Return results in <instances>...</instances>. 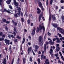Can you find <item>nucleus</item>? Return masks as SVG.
I'll return each mask as SVG.
<instances>
[{
  "mask_svg": "<svg viewBox=\"0 0 64 64\" xmlns=\"http://www.w3.org/2000/svg\"><path fill=\"white\" fill-rule=\"evenodd\" d=\"M54 55L55 56H56V57H58V54L57 53L56 54H54Z\"/></svg>",
  "mask_w": 64,
  "mask_h": 64,
  "instance_id": "nucleus-49",
  "label": "nucleus"
},
{
  "mask_svg": "<svg viewBox=\"0 0 64 64\" xmlns=\"http://www.w3.org/2000/svg\"><path fill=\"white\" fill-rule=\"evenodd\" d=\"M2 63L4 64H6V58H4V60L3 61Z\"/></svg>",
  "mask_w": 64,
  "mask_h": 64,
  "instance_id": "nucleus-10",
  "label": "nucleus"
},
{
  "mask_svg": "<svg viewBox=\"0 0 64 64\" xmlns=\"http://www.w3.org/2000/svg\"><path fill=\"white\" fill-rule=\"evenodd\" d=\"M28 24H30V20H28Z\"/></svg>",
  "mask_w": 64,
  "mask_h": 64,
  "instance_id": "nucleus-60",
  "label": "nucleus"
},
{
  "mask_svg": "<svg viewBox=\"0 0 64 64\" xmlns=\"http://www.w3.org/2000/svg\"><path fill=\"white\" fill-rule=\"evenodd\" d=\"M14 62V58H13V59H12L11 64H13Z\"/></svg>",
  "mask_w": 64,
  "mask_h": 64,
  "instance_id": "nucleus-47",
  "label": "nucleus"
},
{
  "mask_svg": "<svg viewBox=\"0 0 64 64\" xmlns=\"http://www.w3.org/2000/svg\"><path fill=\"white\" fill-rule=\"evenodd\" d=\"M40 12H41V10H40V9H39V10L37 12V13L38 14H39L40 13Z\"/></svg>",
  "mask_w": 64,
  "mask_h": 64,
  "instance_id": "nucleus-28",
  "label": "nucleus"
},
{
  "mask_svg": "<svg viewBox=\"0 0 64 64\" xmlns=\"http://www.w3.org/2000/svg\"><path fill=\"white\" fill-rule=\"evenodd\" d=\"M48 35H49V36H50L51 35V33H50L49 32H48Z\"/></svg>",
  "mask_w": 64,
  "mask_h": 64,
  "instance_id": "nucleus-53",
  "label": "nucleus"
},
{
  "mask_svg": "<svg viewBox=\"0 0 64 64\" xmlns=\"http://www.w3.org/2000/svg\"><path fill=\"white\" fill-rule=\"evenodd\" d=\"M30 61H31V62H32V58H31V57H30Z\"/></svg>",
  "mask_w": 64,
  "mask_h": 64,
  "instance_id": "nucleus-48",
  "label": "nucleus"
},
{
  "mask_svg": "<svg viewBox=\"0 0 64 64\" xmlns=\"http://www.w3.org/2000/svg\"><path fill=\"white\" fill-rule=\"evenodd\" d=\"M38 4H39V7H40V6H42V4H41V2L39 1L38 2Z\"/></svg>",
  "mask_w": 64,
  "mask_h": 64,
  "instance_id": "nucleus-19",
  "label": "nucleus"
},
{
  "mask_svg": "<svg viewBox=\"0 0 64 64\" xmlns=\"http://www.w3.org/2000/svg\"><path fill=\"white\" fill-rule=\"evenodd\" d=\"M28 38L30 39V40H31V37L30 36H28Z\"/></svg>",
  "mask_w": 64,
  "mask_h": 64,
  "instance_id": "nucleus-62",
  "label": "nucleus"
},
{
  "mask_svg": "<svg viewBox=\"0 0 64 64\" xmlns=\"http://www.w3.org/2000/svg\"><path fill=\"white\" fill-rule=\"evenodd\" d=\"M52 3H53V0H50V5H52Z\"/></svg>",
  "mask_w": 64,
  "mask_h": 64,
  "instance_id": "nucleus-33",
  "label": "nucleus"
},
{
  "mask_svg": "<svg viewBox=\"0 0 64 64\" xmlns=\"http://www.w3.org/2000/svg\"><path fill=\"white\" fill-rule=\"evenodd\" d=\"M57 40V38H54V39H53L52 40L53 41H56Z\"/></svg>",
  "mask_w": 64,
  "mask_h": 64,
  "instance_id": "nucleus-42",
  "label": "nucleus"
},
{
  "mask_svg": "<svg viewBox=\"0 0 64 64\" xmlns=\"http://www.w3.org/2000/svg\"><path fill=\"white\" fill-rule=\"evenodd\" d=\"M10 36L12 38H15V36H13V35H10Z\"/></svg>",
  "mask_w": 64,
  "mask_h": 64,
  "instance_id": "nucleus-59",
  "label": "nucleus"
},
{
  "mask_svg": "<svg viewBox=\"0 0 64 64\" xmlns=\"http://www.w3.org/2000/svg\"><path fill=\"white\" fill-rule=\"evenodd\" d=\"M19 60H20V59H19V58H18L17 61V64H19Z\"/></svg>",
  "mask_w": 64,
  "mask_h": 64,
  "instance_id": "nucleus-25",
  "label": "nucleus"
},
{
  "mask_svg": "<svg viewBox=\"0 0 64 64\" xmlns=\"http://www.w3.org/2000/svg\"><path fill=\"white\" fill-rule=\"evenodd\" d=\"M57 29L58 30H59V31L61 32V33L62 34L63 32V29L61 28L60 27H58L57 28Z\"/></svg>",
  "mask_w": 64,
  "mask_h": 64,
  "instance_id": "nucleus-5",
  "label": "nucleus"
},
{
  "mask_svg": "<svg viewBox=\"0 0 64 64\" xmlns=\"http://www.w3.org/2000/svg\"><path fill=\"white\" fill-rule=\"evenodd\" d=\"M17 38L18 39H21V37H19L18 36H17Z\"/></svg>",
  "mask_w": 64,
  "mask_h": 64,
  "instance_id": "nucleus-43",
  "label": "nucleus"
},
{
  "mask_svg": "<svg viewBox=\"0 0 64 64\" xmlns=\"http://www.w3.org/2000/svg\"><path fill=\"white\" fill-rule=\"evenodd\" d=\"M21 21L22 22H24V18H21Z\"/></svg>",
  "mask_w": 64,
  "mask_h": 64,
  "instance_id": "nucleus-34",
  "label": "nucleus"
},
{
  "mask_svg": "<svg viewBox=\"0 0 64 64\" xmlns=\"http://www.w3.org/2000/svg\"><path fill=\"white\" fill-rule=\"evenodd\" d=\"M24 42H25V38H24L23 40L22 41V44H23L24 43Z\"/></svg>",
  "mask_w": 64,
  "mask_h": 64,
  "instance_id": "nucleus-36",
  "label": "nucleus"
},
{
  "mask_svg": "<svg viewBox=\"0 0 64 64\" xmlns=\"http://www.w3.org/2000/svg\"><path fill=\"white\" fill-rule=\"evenodd\" d=\"M31 50H32V48L31 47H30L29 48L30 52H31Z\"/></svg>",
  "mask_w": 64,
  "mask_h": 64,
  "instance_id": "nucleus-41",
  "label": "nucleus"
},
{
  "mask_svg": "<svg viewBox=\"0 0 64 64\" xmlns=\"http://www.w3.org/2000/svg\"><path fill=\"white\" fill-rule=\"evenodd\" d=\"M48 0H46V4L47 6H48Z\"/></svg>",
  "mask_w": 64,
  "mask_h": 64,
  "instance_id": "nucleus-50",
  "label": "nucleus"
},
{
  "mask_svg": "<svg viewBox=\"0 0 64 64\" xmlns=\"http://www.w3.org/2000/svg\"><path fill=\"white\" fill-rule=\"evenodd\" d=\"M4 41L6 44H8V45H10V43L9 42H10V40L6 39L4 40Z\"/></svg>",
  "mask_w": 64,
  "mask_h": 64,
  "instance_id": "nucleus-4",
  "label": "nucleus"
},
{
  "mask_svg": "<svg viewBox=\"0 0 64 64\" xmlns=\"http://www.w3.org/2000/svg\"><path fill=\"white\" fill-rule=\"evenodd\" d=\"M14 31L16 32V27H14Z\"/></svg>",
  "mask_w": 64,
  "mask_h": 64,
  "instance_id": "nucleus-54",
  "label": "nucleus"
},
{
  "mask_svg": "<svg viewBox=\"0 0 64 64\" xmlns=\"http://www.w3.org/2000/svg\"><path fill=\"white\" fill-rule=\"evenodd\" d=\"M38 41L40 43V47H41L43 45V36H40L38 38Z\"/></svg>",
  "mask_w": 64,
  "mask_h": 64,
  "instance_id": "nucleus-1",
  "label": "nucleus"
},
{
  "mask_svg": "<svg viewBox=\"0 0 64 64\" xmlns=\"http://www.w3.org/2000/svg\"><path fill=\"white\" fill-rule=\"evenodd\" d=\"M25 16H26V17L27 18V17H28V14H27V13L26 12Z\"/></svg>",
  "mask_w": 64,
  "mask_h": 64,
  "instance_id": "nucleus-35",
  "label": "nucleus"
},
{
  "mask_svg": "<svg viewBox=\"0 0 64 64\" xmlns=\"http://www.w3.org/2000/svg\"><path fill=\"white\" fill-rule=\"evenodd\" d=\"M52 25L54 27H55V28H57V27H58L57 25L55 24H53Z\"/></svg>",
  "mask_w": 64,
  "mask_h": 64,
  "instance_id": "nucleus-13",
  "label": "nucleus"
},
{
  "mask_svg": "<svg viewBox=\"0 0 64 64\" xmlns=\"http://www.w3.org/2000/svg\"><path fill=\"white\" fill-rule=\"evenodd\" d=\"M55 15H52V19L53 20H56V17H55Z\"/></svg>",
  "mask_w": 64,
  "mask_h": 64,
  "instance_id": "nucleus-8",
  "label": "nucleus"
},
{
  "mask_svg": "<svg viewBox=\"0 0 64 64\" xmlns=\"http://www.w3.org/2000/svg\"><path fill=\"white\" fill-rule=\"evenodd\" d=\"M9 6L10 8L11 9H12V6L11 5Z\"/></svg>",
  "mask_w": 64,
  "mask_h": 64,
  "instance_id": "nucleus-44",
  "label": "nucleus"
},
{
  "mask_svg": "<svg viewBox=\"0 0 64 64\" xmlns=\"http://www.w3.org/2000/svg\"><path fill=\"white\" fill-rule=\"evenodd\" d=\"M2 20L3 22H6V21H7V20L4 18H3L2 19Z\"/></svg>",
  "mask_w": 64,
  "mask_h": 64,
  "instance_id": "nucleus-20",
  "label": "nucleus"
},
{
  "mask_svg": "<svg viewBox=\"0 0 64 64\" xmlns=\"http://www.w3.org/2000/svg\"><path fill=\"white\" fill-rule=\"evenodd\" d=\"M20 12L19 11L18 12V13H17V14H14V16L16 18H17V17H18V16H20Z\"/></svg>",
  "mask_w": 64,
  "mask_h": 64,
  "instance_id": "nucleus-3",
  "label": "nucleus"
},
{
  "mask_svg": "<svg viewBox=\"0 0 64 64\" xmlns=\"http://www.w3.org/2000/svg\"><path fill=\"white\" fill-rule=\"evenodd\" d=\"M3 34V32H1L0 33V36H2Z\"/></svg>",
  "mask_w": 64,
  "mask_h": 64,
  "instance_id": "nucleus-58",
  "label": "nucleus"
},
{
  "mask_svg": "<svg viewBox=\"0 0 64 64\" xmlns=\"http://www.w3.org/2000/svg\"><path fill=\"white\" fill-rule=\"evenodd\" d=\"M35 30H36V28H35V27H34L31 33L32 35H34L35 34Z\"/></svg>",
  "mask_w": 64,
  "mask_h": 64,
  "instance_id": "nucleus-6",
  "label": "nucleus"
},
{
  "mask_svg": "<svg viewBox=\"0 0 64 64\" xmlns=\"http://www.w3.org/2000/svg\"><path fill=\"white\" fill-rule=\"evenodd\" d=\"M62 22H64V16H62Z\"/></svg>",
  "mask_w": 64,
  "mask_h": 64,
  "instance_id": "nucleus-30",
  "label": "nucleus"
},
{
  "mask_svg": "<svg viewBox=\"0 0 64 64\" xmlns=\"http://www.w3.org/2000/svg\"><path fill=\"white\" fill-rule=\"evenodd\" d=\"M53 52V50L52 49V48H51L50 49V54H51L52 53V52Z\"/></svg>",
  "mask_w": 64,
  "mask_h": 64,
  "instance_id": "nucleus-21",
  "label": "nucleus"
},
{
  "mask_svg": "<svg viewBox=\"0 0 64 64\" xmlns=\"http://www.w3.org/2000/svg\"><path fill=\"white\" fill-rule=\"evenodd\" d=\"M44 24L42 23V24L41 25V24H40L39 26V28L40 30V32H41V30L43 29V30L44 31L45 30V27L44 26H43Z\"/></svg>",
  "mask_w": 64,
  "mask_h": 64,
  "instance_id": "nucleus-2",
  "label": "nucleus"
},
{
  "mask_svg": "<svg viewBox=\"0 0 64 64\" xmlns=\"http://www.w3.org/2000/svg\"><path fill=\"white\" fill-rule=\"evenodd\" d=\"M57 35H59V36L60 37H62L61 34H59L58 33Z\"/></svg>",
  "mask_w": 64,
  "mask_h": 64,
  "instance_id": "nucleus-27",
  "label": "nucleus"
},
{
  "mask_svg": "<svg viewBox=\"0 0 64 64\" xmlns=\"http://www.w3.org/2000/svg\"><path fill=\"white\" fill-rule=\"evenodd\" d=\"M64 2V0H60V3H63Z\"/></svg>",
  "mask_w": 64,
  "mask_h": 64,
  "instance_id": "nucleus-38",
  "label": "nucleus"
},
{
  "mask_svg": "<svg viewBox=\"0 0 64 64\" xmlns=\"http://www.w3.org/2000/svg\"><path fill=\"white\" fill-rule=\"evenodd\" d=\"M14 5L16 6V8H18V3L16 2H14Z\"/></svg>",
  "mask_w": 64,
  "mask_h": 64,
  "instance_id": "nucleus-7",
  "label": "nucleus"
},
{
  "mask_svg": "<svg viewBox=\"0 0 64 64\" xmlns=\"http://www.w3.org/2000/svg\"><path fill=\"white\" fill-rule=\"evenodd\" d=\"M13 34L14 36H15L16 35V33L15 32H14Z\"/></svg>",
  "mask_w": 64,
  "mask_h": 64,
  "instance_id": "nucleus-57",
  "label": "nucleus"
},
{
  "mask_svg": "<svg viewBox=\"0 0 64 64\" xmlns=\"http://www.w3.org/2000/svg\"><path fill=\"white\" fill-rule=\"evenodd\" d=\"M3 12H6L8 13H11V12H10V11L8 10H7L6 9H4Z\"/></svg>",
  "mask_w": 64,
  "mask_h": 64,
  "instance_id": "nucleus-11",
  "label": "nucleus"
},
{
  "mask_svg": "<svg viewBox=\"0 0 64 64\" xmlns=\"http://www.w3.org/2000/svg\"><path fill=\"white\" fill-rule=\"evenodd\" d=\"M26 60L25 59V58H24L23 59V64H25V63Z\"/></svg>",
  "mask_w": 64,
  "mask_h": 64,
  "instance_id": "nucleus-23",
  "label": "nucleus"
},
{
  "mask_svg": "<svg viewBox=\"0 0 64 64\" xmlns=\"http://www.w3.org/2000/svg\"><path fill=\"white\" fill-rule=\"evenodd\" d=\"M14 42H17V40L16 39H15L14 40Z\"/></svg>",
  "mask_w": 64,
  "mask_h": 64,
  "instance_id": "nucleus-52",
  "label": "nucleus"
},
{
  "mask_svg": "<svg viewBox=\"0 0 64 64\" xmlns=\"http://www.w3.org/2000/svg\"><path fill=\"white\" fill-rule=\"evenodd\" d=\"M59 44H56V47H59Z\"/></svg>",
  "mask_w": 64,
  "mask_h": 64,
  "instance_id": "nucleus-55",
  "label": "nucleus"
},
{
  "mask_svg": "<svg viewBox=\"0 0 64 64\" xmlns=\"http://www.w3.org/2000/svg\"><path fill=\"white\" fill-rule=\"evenodd\" d=\"M41 17H42V14H41L39 16V21H40L41 19Z\"/></svg>",
  "mask_w": 64,
  "mask_h": 64,
  "instance_id": "nucleus-17",
  "label": "nucleus"
},
{
  "mask_svg": "<svg viewBox=\"0 0 64 64\" xmlns=\"http://www.w3.org/2000/svg\"><path fill=\"white\" fill-rule=\"evenodd\" d=\"M46 44H44V51H46Z\"/></svg>",
  "mask_w": 64,
  "mask_h": 64,
  "instance_id": "nucleus-24",
  "label": "nucleus"
},
{
  "mask_svg": "<svg viewBox=\"0 0 64 64\" xmlns=\"http://www.w3.org/2000/svg\"><path fill=\"white\" fill-rule=\"evenodd\" d=\"M6 2L7 3V4H10V1H9V0H7L6 1Z\"/></svg>",
  "mask_w": 64,
  "mask_h": 64,
  "instance_id": "nucleus-37",
  "label": "nucleus"
},
{
  "mask_svg": "<svg viewBox=\"0 0 64 64\" xmlns=\"http://www.w3.org/2000/svg\"><path fill=\"white\" fill-rule=\"evenodd\" d=\"M49 42H50L51 45H53L54 43V42H52V40H50Z\"/></svg>",
  "mask_w": 64,
  "mask_h": 64,
  "instance_id": "nucleus-15",
  "label": "nucleus"
},
{
  "mask_svg": "<svg viewBox=\"0 0 64 64\" xmlns=\"http://www.w3.org/2000/svg\"><path fill=\"white\" fill-rule=\"evenodd\" d=\"M46 38V34H45L44 35V40H45Z\"/></svg>",
  "mask_w": 64,
  "mask_h": 64,
  "instance_id": "nucleus-51",
  "label": "nucleus"
},
{
  "mask_svg": "<svg viewBox=\"0 0 64 64\" xmlns=\"http://www.w3.org/2000/svg\"><path fill=\"white\" fill-rule=\"evenodd\" d=\"M39 48V46L37 45H36L35 46L34 48L35 49H38Z\"/></svg>",
  "mask_w": 64,
  "mask_h": 64,
  "instance_id": "nucleus-12",
  "label": "nucleus"
},
{
  "mask_svg": "<svg viewBox=\"0 0 64 64\" xmlns=\"http://www.w3.org/2000/svg\"><path fill=\"white\" fill-rule=\"evenodd\" d=\"M10 21H6V24H9V23H10Z\"/></svg>",
  "mask_w": 64,
  "mask_h": 64,
  "instance_id": "nucleus-46",
  "label": "nucleus"
},
{
  "mask_svg": "<svg viewBox=\"0 0 64 64\" xmlns=\"http://www.w3.org/2000/svg\"><path fill=\"white\" fill-rule=\"evenodd\" d=\"M18 12L19 11L20 12V13H21V11H20V10H21V8H18Z\"/></svg>",
  "mask_w": 64,
  "mask_h": 64,
  "instance_id": "nucleus-31",
  "label": "nucleus"
},
{
  "mask_svg": "<svg viewBox=\"0 0 64 64\" xmlns=\"http://www.w3.org/2000/svg\"><path fill=\"white\" fill-rule=\"evenodd\" d=\"M37 61L38 62V64H40V59L39 58H38V59Z\"/></svg>",
  "mask_w": 64,
  "mask_h": 64,
  "instance_id": "nucleus-29",
  "label": "nucleus"
},
{
  "mask_svg": "<svg viewBox=\"0 0 64 64\" xmlns=\"http://www.w3.org/2000/svg\"><path fill=\"white\" fill-rule=\"evenodd\" d=\"M5 36H6V35L5 34H4V35H2V38H4V37H5Z\"/></svg>",
  "mask_w": 64,
  "mask_h": 64,
  "instance_id": "nucleus-40",
  "label": "nucleus"
},
{
  "mask_svg": "<svg viewBox=\"0 0 64 64\" xmlns=\"http://www.w3.org/2000/svg\"><path fill=\"white\" fill-rule=\"evenodd\" d=\"M2 0H0V5H2Z\"/></svg>",
  "mask_w": 64,
  "mask_h": 64,
  "instance_id": "nucleus-45",
  "label": "nucleus"
},
{
  "mask_svg": "<svg viewBox=\"0 0 64 64\" xmlns=\"http://www.w3.org/2000/svg\"><path fill=\"white\" fill-rule=\"evenodd\" d=\"M56 50L58 52L60 51V48L59 47H56Z\"/></svg>",
  "mask_w": 64,
  "mask_h": 64,
  "instance_id": "nucleus-14",
  "label": "nucleus"
},
{
  "mask_svg": "<svg viewBox=\"0 0 64 64\" xmlns=\"http://www.w3.org/2000/svg\"><path fill=\"white\" fill-rule=\"evenodd\" d=\"M6 30H8V28H7V26H6Z\"/></svg>",
  "mask_w": 64,
  "mask_h": 64,
  "instance_id": "nucleus-64",
  "label": "nucleus"
},
{
  "mask_svg": "<svg viewBox=\"0 0 64 64\" xmlns=\"http://www.w3.org/2000/svg\"><path fill=\"white\" fill-rule=\"evenodd\" d=\"M21 15L22 16H23V13L22 12L21 13Z\"/></svg>",
  "mask_w": 64,
  "mask_h": 64,
  "instance_id": "nucleus-56",
  "label": "nucleus"
},
{
  "mask_svg": "<svg viewBox=\"0 0 64 64\" xmlns=\"http://www.w3.org/2000/svg\"><path fill=\"white\" fill-rule=\"evenodd\" d=\"M43 57H44V55H43V54L41 56V59L42 60V59H43Z\"/></svg>",
  "mask_w": 64,
  "mask_h": 64,
  "instance_id": "nucleus-39",
  "label": "nucleus"
},
{
  "mask_svg": "<svg viewBox=\"0 0 64 64\" xmlns=\"http://www.w3.org/2000/svg\"><path fill=\"white\" fill-rule=\"evenodd\" d=\"M39 31H40V29L38 27H37L36 29V32L37 33L39 32Z\"/></svg>",
  "mask_w": 64,
  "mask_h": 64,
  "instance_id": "nucleus-16",
  "label": "nucleus"
},
{
  "mask_svg": "<svg viewBox=\"0 0 64 64\" xmlns=\"http://www.w3.org/2000/svg\"><path fill=\"white\" fill-rule=\"evenodd\" d=\"M51 14H50L49 16V22H50V21H51Z\"/></svg>",
  "mask_w": 64,
  "mask_h": 64,
  "instance_id": "nucleus-22",
  "label": "nucleus"
},
{
  "mask_svg": "<svg viewBox=\"0 0 64 64\" xmlns=\"http://www.w3.org/2000/svg\"><path fill=\"white\" fill-rule=\"evenodd\" d=\"M41 8L42 10H44V8H43V7L42 6H39Z\"/></svg>",
  "mask_w": 64,
  "mask_h": 64,
  "instance_id": "nucleus-32",
  "label": "nucleus"
},
{
  "mask_svg": "<svg viewBox=\"0 0 64 64\" xmlns=\"http://www.w3.org/2000/svg\"><path fill=\"white\" fill-rule=\"evenodd\" d=\"M43 58L44 59H46V57L45 56H44Z\"/></svg>",
  "mask_w": 64,
  "mask_h": 64,
  "instance_id": "nucleus-61",
  "label": "nucleus"
},
{
  "mask_svg": "<svg viewBox=\"0 0 64 64\" xmlns=\"http://www.w3.org/2000/svg\"><path fill=\"white\" fill-rule=\"evenodd\" d=\"M4 38H1L0 37V41H3L4 39Z\"/></svg>",
  "mask_w": 64,
  "mask_h": 64,
  "instance_id": "nucleus-26",
  "label": "nucleus"
},
{
  "mask_svg": "<svg viewBox=\"0 0 64 64\" xmlns=\"http://www.w3.org/2000/svg\"><path fill=\"white\" fill-rule=\"evenodd\" d=\"M11 35H10V34H8V36L9 38H11Z\"/></svg>",
  "mask_w": 64,
  "mask_h": 64,
  "instance_id": "nucleus-63",
  "label": "nucleus"
},
{
  "mask_svg": "<svg viewBox=\"0 0 64 64\" xmlns=\"http://www.w3.org/2000/svg\"><path fill=\"white\" fill-rule=\"evenodd\" d=\"M56 42L57 43H60L61 41H60V39L58 38H56Z\"/></svg>",
  "mask_w": 64,
  "mask_h": 64,
  "instance_id": "nucleus-9",
  "label": "nucleus"
},
{
  "mask_svg": "<svg viewBox=\"0 0 64 64\" xmlns=\"http://www.w3.org/2000/svg\"><path fill=\"white\" fill-rule=\"evenodd\" d=\"M12 22H13V23H14V26H17V23L16 22H15L14 21H12Z\"/></svg>",
  "mask_w": 64,
  "mask_h": 64,
  "instance_id": "nucleus-18",
  "label": "nucleus"
}]
</instances>
